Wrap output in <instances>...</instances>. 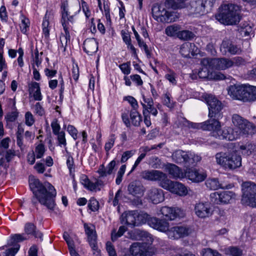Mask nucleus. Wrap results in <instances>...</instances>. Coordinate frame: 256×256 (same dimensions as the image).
<instances>
[{"mask_svg": "<svg viewBox=\"0 0 256 256\" xmlns=\"http://www.w3.org/2000/svg\"><path fill=\"white\" fill-rule=\"evenodd\" d=\"M160 212L167 221L172 220L184 216L182 210L178 208L163 206L160 210Z\"/></svg>", "mask_w": 256, "mask_h": 256, "instance_id": "14", "label": "nucleus"}, {"mask_svg": "<svg viewBox=\"0 0 256 256\" xmlns=\"http://www.w3.org/2000/svg\"><path fill=\"white\" fill-rule=\"evenodd\" d=\"M28 184L32 192L31 203L36 210H38V204L44 206L50 212L54 210L56 206V191L50 182L44 184L39 179L30 175L28 178Z\"/></svg>", "mask_w": 256, "mask_h": 256, "instance_id": "1", "label": "nucleus"}, {"mask_svg": "<svg viewBox=\"0 0 256 256\" xmlns=\"http://www.w3.org/2000/svg\"><path fill=\"white\" fill-rule=\"evenodd\" d=\"M194 72L197 74L200 78L206 79L207 80H212V72H210L209 68L206 67H202L198 70H194Z\"/></svg>", "mask_w": 256, "mask_h": 256, "instance_id": "42", "label": "nucleus"}, {"mask_svg": "<svg viewBox=\"0 0 256 256\" xmlns=\"http://www.w3.org/2000/svg\"><path fill=\"white\" fill-rule=\"evenodd\" d=\"M184 173L186 174L185 178H187L194 182H200L206 178V176L204 174H200L194 168H187L184 171Z\"/></svg>", "mask_w": 256, "mask_h": 256, "instance_id": "27", "label": "nucleus"}, {"mask_svg": "<svg viewBox=\"0 0 256 256\" xmlns=\"http://www.w3.org/2000/svg\"><path fill=\"white\" fill-rule=\"evenodd\" d=\"M60 13L61 16L60 23L62 25L72 24L74 22L76 14H71L70 11L69 2L68 0H60Z\"/></svg>", "mask_w": 256, "mask_h": 256, "instance_id": "10", "label": "nucleus"}, {"mask_svg": "<svg viewBox=\"0 0 256 256\" xmlns=\"http://www.w3.org/2000/svg\"><path fill=\"white\" fill-rule=\"evenodd\" d=\"M232 192L229 191L215 192L210 194V200L213 204H228L232 198Z\"/></svg>", "mask_w": 256, "mask_h": 256, "instance_id": "12", "label": "nucleus"}, {"mask_svg": "<svg viewBox=\"0 0 256 256\" xmlns=\"http://www.w3.org/2000/svg\"><path fill=\"white\" fill-rule=\"evenodd\" d=\"M204 122H203V130H208L212 132V135L216 136V134L218 132L221 128L220 123L219 120L216 118H212Z\"/></svg>", "mask_w": 256, "mask_h": 256, "instance_id": "18", "label": "nucleus"}, {"mask_svg": "<svg viewBox=\"0 0 256 256\" xmlns=\"http://www.w3.org/2000/svg\"><path fill=\"white\" fill-rule=\"evenodd\" d=\"M148 224L153 228L162 232H168L169 223L166 219H160L156 217L150 218Z\"/></svg>", "mask_w": 256, "mask_h": 256, "instance_id": "16", "label": "nucleus"}, {"mask_svg": "<svg viewBox=\"0 0 256 256\" xmlns=\"http://www.w3.org/2000/svg\"><path fill=\"white\" fill-rule=\"evenodd\" d=\"M12 109L14 111L8 113L5 116V120L6 122H14L18 116L19 112H18L16 106V102L14 100L12 104Z\"/></svg>", "mask_w": 256, "mask_h": 256, "instance_id": "44", "label": "nucleus"}, {"mask_svg": "<svg viewBox=\"0 0 256 256\" xmlns=\"http://www.w3.org/2000/svg\"><path fill=\"white\" fill-rule=\"evenodd\" d=\"M166 169L170 178L175 180H182L186 177L184 171L174 164H168L166 166Z\"/></svg>", "mask_w": 256, "mask_h": 256, "instance_id": "22", "label": "nucleus"}, {"mask_svg": "<svg viewBox=\"0 0 256 256\" xmlns=\"http://www.w3.org/2000/svg\"><path fill=\"white\" fill-rule=\"evenodd\" d=\"M243 99L244 102L255 101L256 100V86L246 85Z\"/></svg>", "mask_w": 256, "mask_h": 256, "instance_id": "36", "label": "nucleus"}, {"mask_svg": "<svg viewBox=\"0 0 256 256\" xmlns=\"http://www.w3.org/2000/svg\"><path fill=\"white\" fill-rule=\"evenodd\" d=\"M216 162L225 169L234 170L242 166V158L235 152H220L216 155Z\"/></svg>", "mask_w": 256, "mask_h": 256, "instance_id": "4", "label": "nucleus"}, {"mask_svg": "<svg viewBox=\"0 0 256 256\" xmlns=\"http://www.w3.org/2000/svg\"><path fill=\"white\" fill-rule=\"evenodd\" d=\"M58 134H54L57 136V140L58 142V145L60 146H66V140L65 138V132L64 131H60L58 133Z\"/></svg>", "mask_w": 256, "mask_h": 256, "instance_id": "62", "label": "nucleus"}, {"mask_svg": "<svg viewBox=\"0 0 256 256\" xmlns=\"http://www.w3.org/2000/svg\"><path fill=\"white\" fill-rule=\"evenodd\" d=\"M191 6L194 12L200 15L207 14L206 10L203 5L202 0H196L192 3Z\"/></svg>", "mask_w": 256, "mask_h": 256, "instance_id": "40", "label": "nucleus"}, {"mask_svg": "<svg viewBox=\"0 0 256 256\" xmlns=\"http://www.w3.org/2000/svg\"><path fill=\"white\" fill-rule=\"evenodd\" d=\"M122 121L127 128H130L131 124L134 126H140L142 122V116L136 110H130L126 108L121 114Z\"/></svg>", "mask_w": 256, "mask_h": 256, "instance_id": "8", "label": "nucleus"}, {"mask_svg": "<svg viewBox=\"0 0 256 256\" xmlns=\"http://www.w3.org/2000/svg\"><path fill=\"white\" fill-rule=\"evenodd\" d=\"M140 176L146 180L150 181H160V182L165 180L166 176L165 174L157 170H144L142 172Z\"/></svg>", "mask_w": 256, "mask_h": 256, "instance_id": "15", "label": "nucleus"}, {"mask_svg": "<svg viewBox=\"0 0 256 256\" xmlns=\"http://www.w3.org/2000/svg\"><path fill=\"white\" fill-rule=\"evenodd\" d=\"M180 26L178 25L173 24L168 26L165 30L166 34L170 36H174L178 34Z\"/></svg>", "mask_w": 256, "mask_h": 256, "instance_id": "50", "label": "nucleus"}, {"mask_svg": "<svg viewBox=\"0 0 256 256\" xmlns=\"http://www.w3.org/2000/svg\"><path fill=\"white\" fill-rule=\"evenodd\" d=\"M106 246L109 256H117L114 246L110 242H107Z\"/></svg>", "mask_w": 256, "mask_h": 256, "instance_id": "64", "label": "nucleus"}, {"mask_svg": "<svg viewBox=\"0 0 256 256\" xmlns=\"http://www.w3.org/2000/svg\"><path fill=\"white\" fill-rule=\"evenodd\" d=\"M104 14L106 20V24L111 26L112 24L110 14V3L108 2H106L104 0Z\"/></svg>", "mask_w": 256, "mask_h": 256, "instance_id": "48", "label": "nucleus"}, {"mask_svg": "<svg viewBox=\"0 0 256 256\" xmlns=\"http://www.w3.org/2000/svg\"><path fill=\"white\" fill-rule=\"evenodd\" d=\"M195 36L194 34L191 31L188 30H184L180 32L178 34V37L182 40H191Z\"/></svg>", "mask_w": 256, "mask_h": 256, "instance_id": "51", "label": "nucleus"}, {"mask_svg": "<svg viewBox=\"0 0 256 256\" xmlns=\"http://www.w3.org/2000/svg\"><path fill=\"white\" fill-rule=\"evenodd\" d=\"M232 122L239 130V134H252L254 133L256 127L254 124L237 114L232 116Z\"/></svg>", "mask_w": 256, "mask_h": 256, "instance_id": "7", "label": "nucleus"}, {"mask_svg": "<svg viewBox=\"0 0 256 256\" xmlns=\"http://www.w3.org/2000/svg\"><path fill=\"white\" fill-rule=\"evenodd\" d=\"M124 100L128 101L131 105L132 108L131 110H136L138 108V103L136 99L132 96H126L124 98Z\"/></svg>", "mask_w": 256, "mask_h": 256, "instance_id": "60", "label": "nucleus"}, {"mask_svg": "<svg viewBox=\"0 0 256 256\" xmlns=\"http://www.w3.org/2000/svg\"><path fill=\"white\" fill-rule=\"evenodd\" d=\"M149 248V243L136 242L130 246V252L133 256H147Z\"/></svg>", "mask_w": 256, "mask_h": 256, "instance_id": "13", "label": "nucleus"}, {"mask_svg": "<svg viewBox=\"0 0 256 256\" xmlns=\"http://www.w3.org/2000/svg\"><path fill=\"white\" fill-rule=\"evenodd\" d=\"M28 239L24 234H16L10 236V238L8 241V246H16V245H20L18 243L22 242Z\"/></svg>", "mask_w": 256, "mask_h": 256, "instance_id": "39", "label": "nucleus"}, {"mask_svg": "<svg viewBox=\"0 0 256 256\" xmlns=\"http://www.w3.org/2000/svg\"><path fill=\"white\" fill-rule=\"evenodd\" d=\"M172 158L173 162L177 164H190L194 161L186 152L180 150L174 152Z\"/></svg>", "mask_w": 256, "mask_h": 256, "instance_id": "23", "label": "nucleus"}, {"mask_svg": "<svg viewBox=\"0 0 256 256\" xmlns=\"http://www.w3.org/2000/svg\"><path fill=\"white\" fill-rule=\"evenodd\" d=\"M66 163L69 170L70 174L72 175L74 171L75 165L74 158L70 154L68 156Z\"/></svg>", "mask_w": 256, "mask_h": 256, "instance_id": "57", "label": "nucleus"}, {"mask_svg": "<svg viewBox=\"0 0 256 256\" xmlns=\"http://www.w3.org/2000/svg\"><path fill=\"white\" fill-rule=\"evenodd\" d=\"M118 68L125 75H128L130 73L131 67L130 62H127L118 66Z\"/></svg>", "mask_w": 256, "mask_h": 256, "instance_id": "59", "label": "nucleus"}, {"mask_svg": "<svg viewBox=\"0 0 256 256\" xmlns=\"http://www.w3.org/2000/svg\"><path fill=\"white\" fill-rule=\"evenodd\" d=\"M246 84L232 85L228 87V94L233 98L243 101Z\"/></svg>", "mask_w": 256, "mask_h": 256, "instance_id": "19", "label": "nucleus"}, {"mask_svg": "<svg viewBox=\"0 0 256 256\" xmlns=\"http://www.w3.org/2000/svg\"><path fill=\"white\" fill-rule=\"evenodd\" d=\"M116 140L115 134H111L110 136L108 141L105 144L104 150L106 153H108L110 150L114 146V142Z\"/></svg>", "mask_w": 256, "mask_h": 256, "instance_id": "63", "label": "nucleus"}, {"mask_svg": "<svg viewBox=\"0 0 256 256\" xmlns=\"http://www.w3.org/2000/svg\"><path fill=\"white\" fill-rule=\"evenodd\" d=\"M237 6L232 4L222 5L215 14L216 18L221 24L226 25L236 24L239 21Z\"/></svg>", "mask_w": 256, "mask_h": 256, "instance_id": "3", "label": "nucleus"}, {"mask_svg": "<svg viewBox=\"0 0 256 256\" xmlns=\"http://www.w3.org/2000/svg\"><path fill=\"white\" fill-rule=\"evenodd\" d=\"M160 186L172 193L179 196H185L188 193L186 188L182 183L173 182L166 178L160 182Z\"/></svg>", "mask_w": 256, "mask_h": 256, "instance_id": "9", "label": "nucleus"}, {"mask_svg": "<svg viewBox=\"0 0 256 256\" xmlns=\"http://www.w3.org/2000/svg\"><path fill=\"white\" fill-rule=\"evenodd\" d=\"M167 74L164 76L166 80H168L173 85H176L177 82L176 80V73L170 68H167Z\"/></svg>", "mask_w": 256, "mask_h": 256, "instance_id": "52", "label": "nucleus"}, {"mask_svg": "<svg viewBox=\"0 0 256 256\" xmlns=\"http://www.w3.org/2000/svg\"><path fill=\"white\" fill-rule=\"evenodd\" d=\"M20 18L22 19L20 26V31L22 34H26L27 32L29 30L30 25V20L22 14L20 15Z\"/></svg>", "mask_w": 256, "mask_h": 256, "instance_id": "47", "label": "nucleus"}, {"mask_svg": "<svg viewBox=\"0 0 256 256\" xmlns=\"http://www.w3.org/2000/svg\"><path fill=\"white\" fill-rule=\"evenodd\" d=\"M98 42L95 38H86L83 43V50L88 55L92 56L98 50Z\"/></svg>", "mask_w": 256, "mask_h": 256, "instance_id": "25", "label": "nucleus"}, {"mask_svg": "<svg viewBox=\"0 0 256 256\" xmlns=\"http://www.w3.org/2000/svg\"><path fill=\"white\" fill-rule=\"evenodd\" d=\"M242 204L256 208V184L251 182H244L242 184Z\"/></svg>", "mask_w": 256, "mask_h": 256, "instance_id": "5", "label": "nucleus"}, {"mask_svg": "<svg viewBox=\"0 0 256 256\" xmlns=\"http://www.w3.org/2000/svg\"><path fill=\"white\" fill-rule=\"evenodd\" d=\"M195 47L194 43L185 42L181 46L180 52L183 57L190 58L196 54V52H194Z\"/></svg>", "mask_w": 256, "mask_h": 256, "instance_id": "30", "label": "nucleus"}, {"mask_svg": "<svg viewBox=\"0 0 256 256\" xmlns=\"http://www.w3.org/2000/svg\"><path fill=\"white\" fill-rule=\"evenodd\" d=\"M28 184L32 192L31 203L36 210H38V204L44 206L50 212L54 210L56 206V191L50 182L44 184L39 179L30 175L28 178Z\"/></svg>", "mask_w": 256, "mask_h": 256, "instance_id": "2", "label": "nucleus"}, {"mask_svg": "<svg viewBox=\"0 0 256 256\" xmlns=\"http://www.w3.org/2000/svg\"><path fill=\"white\" fill-rule=\"evenodd\" d=\"M64 34L62 33L60 37V42L59 47L64 48V51L65 52L66 48L68 46V43L70 42V30L72 28L71 25L64 24L62 25Z\"/></svg>", "mask_w": 256, "mask_h": 256, "instance_id": "29", "label": "nucleus"}, {"mask_svg": "<svg viewBox=\"0 0 256 256\" xmlns=\"http://www.w3.org/2000/svg\"><path fill=\"white\" fill-rule=\"evenodd\" d=\"M120 34L123 42L127 46V47L132 44L130 32H128V30H122L120 31Z\"/></svg>", "mask_w": 256, "mask_h": 256, "instance_id": "53", "label": "nucleus"}, {"mask_svg": "<svg viewBox=\"0 0 256 256\" xmlns=\"http://www.w3.org/2000/svg\"><path fill=\"white\" fill-rule=\"evenodd\" d=\"M136 214V210L125 212L121 216V224H125L132 228L137 226Z\"/></svg>", "mask_w": 256, "mask_h": 256, "instance_id": "21", "label": "nucleus"}, {"mask_svg": "<svg viewBox=\"0 0 256 256\" xmlns=\"http://www.w3.org/2000/svg\"><path fill=\"white\" fill-rule=\"evenodd\" d=\"M201 254L202 256H222L216 250H214L210 248H203Z\"/></svg>", "mask_w": 256, "mask_h": 256, "instance_id": "56", "label": "nucleus"}, {"mask_svg": "<svg viewBox=\"0 0 256 256\" xmlns=\"http://www.w3.org/2000/svg\"><path fill=\"white\" fill-rule=\"evenodd\" d=\"M152 11L153 18L156 20L160 18V22L161 18L166 14V10L164 8V6L158 4H155L153 5Z\"/></svg>", "mask_w": 256, "mask_h": 256, "instance_id": "37", "label": "nucleus"}, {"mask_svg": "<svg viewBox=\"0 0 256 256\" xmlns=\"http://www.w3.org/2000/svg\"><path fill=\"white\" fill-rule=\"evenodd\" d=\"M166 14L161 18V22L170 23L175 22L178 18V14L174 11L166 10Z\"/></svg>", "mask_w": 256, "mask_h": 256, "instance_id": "43", "label": "nucleus"}, {"mask_svg": "<svg viewBox=\"0 0 256 256\" xmlns=\"http://www.w3.org/2000/svg\"><path fill=\"white\" fill-rule=\"evenodd\" d=\"M136 215L137 226H139L142 224H146V222L148 224V221L151 218L150 215L148 214H147L144 212L140 213L138 210H137Z\"/></svg>", "mask_w": 256, "mask_h": 256, "instance_id": "46", "label": "nucleus"}, {"mask_svg": "<svg viewBox=\"0 0 256 256\" xmlns=\"http://www.w3.org/2000/svg\"><path fill=\"white\" fill-rule=\"evenodd\" d=\"M149 197L154 204H158L164 201V194L162 189L152 188L149 194Z\"/></svg>", "mask_w": 256, "mask_h": 256, "instance_id": "34", "label": "nucleus"}, {"mask_svg": "<svg viewBox=\"0 0 256 256\" xmlns=\"http://www.w3.org/2000/svg\"><path fill=\"white\" fill-rule=\"evenodd\" d=\"M224 254L227 256H243V250L238 246H231L223 250Z\"/></svg>", "mask_w": 256, "mask_h": 256, "instance_id": "38", "label": "nucleus"}, {"mask_svg": "<svg viewBox=\"0 0 256 256\" xmlns=\"http://www.w3.org/2000/svg\"><path fill=\"white\" fill-rule=\"evenodd\" d=\"M190 229L182 226H176L168 230V235L170 238L178 239L188 236Z\"/></svg>", "mask_w": 256, "mask_h": 256, "instance_id": "17", "label": "nucleus"}, {"mask_svg": "<svg viewBox=\"0 0 256 256\" xmlns=\"http://www.w3.org/2000/svg\"><path fill=\"white\" fill-rule=\"evenodd\" d=\"M238 132L237 131L234 132V130L230 127L224 128L222 130L220 128L218 132L216 134L215 138L232 141L238 138L239 134Z\"/></svg>", "mask_w": 256, "mask_h": 256, "instance_id": "20", "label": "nucleus"}, {"mask_svg": "<svg viewBox=\"0 0 256 256\" xmlns=\"http://www.w3.org/2000/svg\"><path fill=\"white\" fill-rule=\"evenodd\" d=\"M128 230L126 227L124 226H120L118 232L113 230L111 234V240L112 242H114L118 240V238L122 236L124 233Z\"/></svg>", "mask_w": 256, "mask_h": 256, "instance_id": "49", "label": "nucleus"}, {"mask_svg": "<svg viewBox=\"0 0 256 256\" xmlns=\"http://www.w3.org/2000/svg\"><path fill=\"white\" fill-rule=\"evenodd\" d=\"M30 94H32L35 100L40 101L42 99V96L40 84L36 82H31L28 84Z\"/></svg>", "mask_w": 256, "mask_h": 256, "instance_id": "28", "label": "nucleus"}, {"mask_svg": "<svg viewBox=\"0 0 256 256\" xmlns=\"http://www.w3.org/2000/svg\"><path fill=\"white\" fill-rule=\"evenodd\" d=\"M206 185L208 188L213 190H218L219 188L226 189L230 188V187L227 186H222L220 184L218 178H212L207 180L206 182Z\"/></svg>", "mask_w": 256, "mask_h": 256, "instance_id": "41", "label": "nucleus"}, {"mask_svg": "<svg viewBox=\"0 0 256 256\" xmlns=\"http://www.w3.org/2000/svg\"><path fill=\"white\" fill-rule=\"evenodd\" d=\"M46 152L44 144L40 142L36 146L35 152L36 153V158H41L44 155Z\"/></svg>", "mask_w": 256, "mask_h": 256, "instance_id": "55", "label": "nucleus"}, {"mask_svg": "<svg viewBox=\"0 0 256 256\" xmlns=\"http://www.w3.org/2000/svg\"><path fill=\"white\" fill-rule=\"evenodd\" d=\"M53 15L54 11L52 9L47 10L43 18L42 23V34L44 35V38L48 40L50 39V29L49 20L50 18V16Z\"/></svg>", "mask_w": 256, "mask_h": 256, "instance_id": "26", "label": "nucleus"}, {"mask_svg": "<svg viewBox=\"0 0 256 256\" xmlns=\"http://www.w3.org/2000/svg\"><path fill=\"white\" fill-rule=\"evenodd\" d=\"M202 98L208 106L209 118H216L218 119L222 118L223 105L222 102L215 96L211 94H204Z\"/></svg>", "mask_w": 256, "mask_h": 256, "instance_id": "6", "label": "nucleus"}, {"mask_svg": "<svg viewBox=\"0 0 256 256\" xmlns=\"http://www.w3.org/2000/svg\"><path fill=\"white\" fill-rule=\"evenodd\" d=\"M210 208L207 203L199 202L194 207L195 213L200 218L208 217L210 214Z\"/></svg>", "mask_w": 256, "mask_h": 256, "instance_id": "31", "label": "nucleus"}, {"mask_svg": "<svg viewBox=\"0 0 256 256\" xmlns=\"http://www.w3.org/2000/svg\"><path fill=\"white\" fill-rule=\"evenodd\" d=\"M116 165L114 160H112L106 166L104 167V164L100 165L97 172L100 174V178L105 177L107 175H110L112 173L113 170Z\"/></svg>", "mask_w": 256, "mask_h": 256, "instance_id": "35", "label": "nucleus"}, {"mask_svg": "<svg viewBox=\"0 0 256 256\" xmlns=\"http://www.w3.org/2000/svg\"><path fill=\"white\" fill-rule=\"evenodd\" d=\"M220 50L224 54L240 55L242 49L240 44H238L230 40H224L220 45Z\"/></svg>", "mask_w": 256, "mask_h": 256, "instance_id": "11", "label": "nucleus"}, {"mask_svg": "<svg viewBox=\"0 0 256 256\" xmlns=\"http://www.w3.org/2000/svg\"><path fill=\"white\" fill-rule=\"evenodd\" d=\"M240 149L242 153L244 155L249 156L251 154L254 149V146L248 142L245 144L240 146Z\"/></svg>", "mask_w": 256, "mask_h": 256, "instance_id": "45", "label": "nucleus"}, {"mask_svg": "<svg viewBox=\"0 0 256 256\" xmlns=\"http://www.w3.org/2000/svg\"><path fill=\"white\" fill-rule=\"evenodd\" d=\"M100 204L98 202L92 197L88 201V208L91 212H96L98 210Z\"/></svg>", "mask_w": 256, "mask_h": 256, "instance_id": "54", "label": "nucleus"}, {"mask_svg": "<svg viewBox=\"0 0 256 256\" xmlns=\"http://www.w3.org/2000/svg\"><path fill=\"white\" fill-rule=\"evenodd\" d=\"M214 68L224 70L232 66V60L223 58H214Z\"/></svg>", "mask_w": 256, "mask_h": 256, "instance_id": "33", "label": "nucleus"}, {"mask_svg": "<svg viewBox=\"0 0 256 256\" xmlns=\"http://www.w3.org/2000/svg\"><path fill=\"white\" fill-rule=\"evenodd\" d=\"M32 56V60L34 62V65L36 64L38 67L42 64V60L41 58H39V52L37 48H36L34 55L33 54L32 49L31 50Z\"/></svg>", "mask_w": 256, "mask_h": 256, "instance_id": "58", "label": "nucleus"}, {"mask_svg": "<svg viewBox=\"0 0 256 256\" xmlns=\"http://www.w3.org/2000/svg\"><path fill=\"white\" fill-rule=\"evenodd\" d=\"M144 190V188L142 184L138 181L132 182L128 186V194L136 198L142 196Z\"/></svg>", "mask_w": 256, "mask_h": 256, "instance_id": "24", "label": "nucleus"}, {"mask_svg": "<svg viewBox=\"0 0 256 256\" xmlns=\"http://www.w3.org/2000/svg\"><path fill=\"white\" fill-rule=\"evenodd\" d=\"M163 104L168 108L174 106L173 101L172 100L171 95L170 92H166L164 95Z\"/></svg>", "mask_w": 256, "mask_h": 256, "instance_id": "61", "label": "nucleus"}, {"mask_svg": "<svg viewBox=\"0 0 256 256\" xmlns=\"http://www.w3.org/2000/svg\"><path fill=\"white\" fill-rule=\"evenodd\" d=\"M24 230L28 235L33 236L35 238H39L40 242L43 240V234L36 230V226L32 222H26L24 225Z\"/></svg>", "mask_w": 256, "mask_h": 256, "instance_id": "32", "label": "nucleus"}]
</instances>
